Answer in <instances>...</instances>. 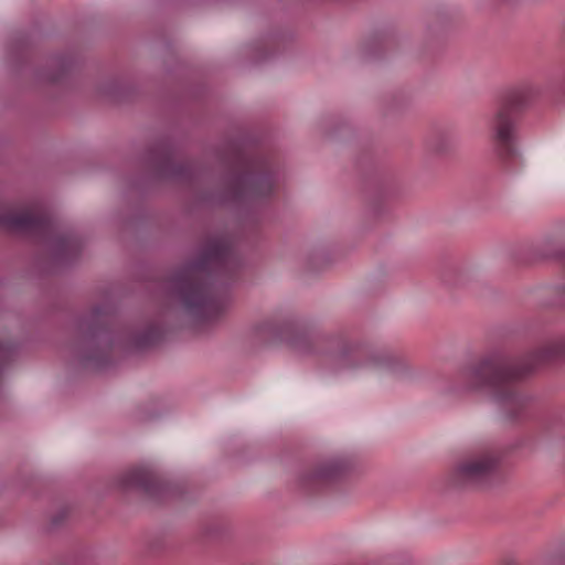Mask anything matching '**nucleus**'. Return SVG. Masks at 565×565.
I'll return each mask as SVG.
<instances>
[{
    "mask_svg": "<svg viewBox=\"0 0 565 565\" xmlns=\"http://www.w3.org/2000/svg\"><path fill=\"white\" fill-rule=\"evenodd\" d=\"M492 455H480L459 460L450 471V482L458 488L479 483L497 467Z\"/></svg>",
    "mask_w": 565,
    "mask_h": 565,
    "instance_id": "nucleus-1",
    "label": "nucleus"
},
{
    "mask_svg": "<svg viewBox=\"0 0 565 565\" xmlns=\"http://www.w3.org/2000/svg\"><path fill=\"white\" fill-rule=\"evenodd\" d=\"M491 137L498 149L511 153L518 139L516 120L508 107L500 108L491 120Z\"/></svg>",
    "mask_w": 565,
    "mask_h": 565,
    "instance_id": "nucleus-2",
    "label": "nucleus"
},
{
    "mask_svg": "<svg viewBox=\"0 0 565 565\" xmlns=\"http://www.w3.org/2000/svg\"><path fill=\"white\" fill-rule=\"evenodd\" d=\"M4 223L10 226H18V225L22 224L23 221L19 220V218H7V220H4Z\"/></svg>",
    "mask_w": 565,
    "mask_h": 565,
    "instance_id": "nucleus-3",
    "label": "nucleus"
}]
</instances>
